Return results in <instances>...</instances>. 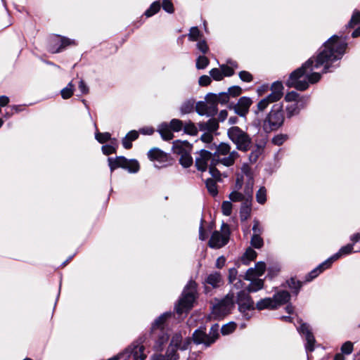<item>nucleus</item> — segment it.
Returning a JSON list of instances; mask_svg holds the SVG:
<instances>
[{"mask_svg":"<svg viewBox=\"0 0 360 360\" xmlns=\"http://www.w3.org/2000/svg\"><path fill=\"white\" fill-rule=\"evenodd\" d=\"M195 292L196 283L193 281H190L184 287L181 296L174 307V310L179 316L187 314L192 309L195 300Z\"/></svg>","mask_w":360,"mask_h":360,"instance_id":"6","label":"nucleus"},{"mask_svg":"<svg viewBox=\"0 0 360 360\" xmlns=\"http://www.w3.org/2000/svg\"><path fill=\"white\" fill-rule=\"evenodd\" d=\"M283 86L281 82H276L271 86V93L268 95L265 98L271 103L276 102L283 96Z\"/></svg>","mask_w":360,"mask_h":360,"instance_id":"17","label":"nucleus"},{"mask_svg":"<svg viewBox=\"0 0 360 360\" xmlns=\"http://www.w3.org/2000/svg\"><path fill=\"white\" fill-rule=\"evenodd\" d=\"M177 350V349L169 346L165 354L169 357V360H177L179 359Z\"/></svg>","mask_w":360,"mask_h":360,"instance_id":"59","label":"nucleus"},{"mask_svg":"<svg viewBox=\"0 0 360 360\" xmlns=\"http://www.w3.org/2000/svg\"><path fill=\"white\" fill-rule=\"evenodd\" d=\"M252 186L253 183H249L244 188L245 192V201L250 202L252 199Z\"/></svg>","mask_w":360,"mask_h":360,"instance_id":"56","label":"nucleus"},{"mask_svg":"<svg viewBox=\"0 0 360 360\" xmlns=\"http://www.w3.org/2000/svg\"><path fill=\"white\" fill-rule=\"evenodd\" d=\"M158 131L160 133L162 139L165 141H169L174 137L172 129L166 122H163L159 125Z\"/></svg>","mask_w":360,"mask_h":360,"instance_id":"26","label":"nucleus"},{"mask_svg":"<svg viewBox=\"0 0 360 360\" xmlns=\"http://www.w3.org/2000/svg\"><path fill=\"white\" fill-rule=\"evenodd\" d=\"M257 255V252L252 248H248L242 255L240 261L243 264L248 265L250 262L256 259Z\"/></svg>","mask_w":360,"mask_h":360,"instance_id":"28","label":"nucleus"},{"mask_svg":"<svg viewBox=\"0 0 360 360\" xmlns=\"http://www.w3.org/2000/svg\"><path fill=\"white\" fill-rule=\"evenodd\" d=\"M234 294L229 293L212 307L211 316L216 320L221 319L231 313L234 308Z\"/></svg>","mask_w":360,"mask_h":360,"instance_id":"8","label":"nucleus"},{"mask_svg":"<svg viewBox=\"0 0 360 360\" xmlns=\"http://www.w3.org/2000/svg\"><path fill=\"white\" fill-rule=\"evenodd\" d=\"M288 139L287 134H280L274 136L271 139V143L276 146H281Z\"/></svg>","mask_w":360,"mask_h":360,"instance_id":"51","label":"nucleus"},{"mask_svg":"<svg viewBox=\"0 0 360 360\" xmlns=\"http://www.w3.org/2000/svg\"><path fill=\"white\" fill-rule=\"evenodd\" d=\"M222 233L215 231L212 233L208 245L210 248L219 249L225 246L229 240V229L226 224L223 223L221 226Z\"/></svg>","mask_w":360,"mask_h":360,"instance_id":"10","label":"nucleus"},{"mask_svg":"<svg viewBox=\"0 0 360 360\" xmlns=\"http://www.w3.org/2000/svg\"><path fill=\"white\" fill-rule=\"evenodd\" d=\"M162 6L163 10L168 13H173L174 11V6L169 0H162Z\"/></svg>","mask_w":360,"mask_h":360,"instance_id":"64","label":"nucleus"},{"mask_svg":"<svg viewBox=\"0 0 360 360\" xmlns=\"http://www.w3.org/2000/svg\"><path fill=\"white\" fill-rule=\"evenodd\" d=\"M314 58L315 56H312L301 67L292 71L285 82V86L297 91H304L309 84L315 83Z\"/></svg>","mask_w":360,"mask_h":360,"instance_id":"4","label":"nucleus"},{"mask_svg":"<svg viewBox=\"0 0 360 360\" xmlns=\"http://www.w3.org/2000/svg\"><path fill=\"white\" fill-rule=\"evenodd\" d=\"M236 327V324L234 322H229L222 326L221 328V333L224 335H229L235 330Z\"/></svg>","mask_w":360,"mask_h":360,"instance_id":"50","label":"nucleus"},{"mask_svg":"<svg viewBox=\"0 0 360 360\" xmlns=\"http://www.w3.org/2000/svg\"><path fill=\"white\" fill-rule=\"evenodd\" d=\"M74 93V85L70 82L68 85L60 91L61 96L63 99L70 98Z\"/></svg>","mask_w":360,"mask_h":360,"instance_id":"40","label":"nucleus"},{"mask_svg":"<svg viewBox=\"0 0 360 360\" xmlns=\"http://www.w3.org/2000/svg\"><path fill=\"white\" fill-rule=\"evenodd\" d=\"M125 169H127L130 173H136L139 172L140 167L136 160H128V164L126 165Z\"/></svg>","mask_w":360,"mask_h":360,"instance_id":"46","label":"nucleus"},{"mask_svg":"<svg viewBox=\"0 0 360 360\" xmlns=\"http://www.w3.org/2000/svg\"><path fill=\"white\" fill-rule=\"evenodd\" d=\"M195 101L190 99L182 103L180 110L182 114H188L193 111Z\"/></svg>","mask_w":360,"mask_h":360,"instance_id":"37","label":"nucleus"},{"mask_svg":"<svg viewBox=\"0 0 360 360\" xmlns=\"http://www.w3.org/2000/svg\"><path fill=\"white\" fill-rule=\"evenodd\" d=\"M118 147L117 141L113 139L111 141V144L103 145L101 148L102 152L105 155H109L116 153L117 148Z\"/></svg>","mask_w":360,"mask_h":360,"instance_id":"34","label":"nucleus"},{"mask_svg":"<svg viewBox=\"0 0 360 360\" xmlns=\"http://www.w3.org/2000/svg\"><path fill=\"white\" fill-rule=\"evenodd\" d=\"M168 124L172 131L176 132L180 131L184 127L183 122L178 119H172Z\"/></svg>","mask_w":360,"mask_h":360,"instance_id":"47","label":"nucleus"},{"mask_svg":"<svg viewBox=\"0 0 360 360\" xmlns=\"http://www.w3.org/2000/svg\"><path fill=\"white\" fill-rule=\"evenodd\" d=\"M285 120L283 105L281 103L274 104L270 112L259 122L261 127L265 133H271L279 129L283 124Z\"/></svg>","mask_w":360,"mask_h":360,"instance_id":"5","label":"nucleus"},{"mask_svg":"<svg viewBox=\"0 0 360 360\" xmlns=\"http://www.w3.org/2000/svg\"><path fill=\"white\" fill-rule=\"evenodd\" d=\"M191 343V339L190 338L184 339L181 333H176L172 335L169 346L184 351L188 348Z\"/></svg>","mask_w":360,"mask_h":360,"instance_id":"14","label":"nucleus"},{"mask_svg":"<svg viewBox=\"0 0 360 360\" xmlns=\"http://www.w3.org/2000/svg\"><path fill=\"white\" fill-rule=\"evenodd\" d=\"M257 202L263 205L266 201V189L264 186H262L256 193Z\"/></svg>","mask_w":360,"mask_h":360,"instance_id":"42","label":"nucleus"},{"mask_svg":"<svg viewBox=\"0 0 360 360\" xmlns=\"http://www.w3.org/2000/svg\"><path fill=\"white\" fill-rule=\"evenodd\" d=\"M95 139L100 143H104L108 141H112L111 134L109 132L101 133L97 131L95 134Z\"/></svg>","mask_w":360,"mask_h":360,"instance_id":"49","label":"nucleus"},{"mask_svg":"<svg viewBox=\"0 0 360 360\" xmlns=\"http://www.w3.org/2000/svg\"><path fill=\"white\" fill-rule=\"evenodd\" d=\"M264 286V281L260 278H256L251 280V283L250 285L247 287L248 292H257L262 288H263Z\"/></svg>","mask_w":360,"mask_h":360,"instance_id":"31","label":"nucleus"},{"mask_svg":"<svg viewBox=\"0 0 360 360\" xmlns=\"http://www.w3.org/2000/svg\"><path fill=\"white\" fill-rule=\"evenodd\" d=\"M208 335L206 333L205 327H200L196 329L192 335L191 341L196 345H203L205 348H207L210 346H207V342L210 341Z\"/></svg>","mask_w":360,"mask_h":360,"instance_id":"16","label":"nucleus"},{"mask_svg":"<svg viewBox=\"0 0 360 360\" xmlns=\"http://www.w3.org/2000/svg\"><path fill=\"white\" fill-rule=\"evenodd\" d=\"M209 60L204 56H200L196 60V68L198 70L205 69L209 65Z\"/></svg>","mask_w":360,"mask_h":360,"instance_id":"52","label":"nucleus"},{"mask_svg":"<svg viewBox=\"0 0 360 360\" xmlns=\"http://www.w3.org/2000/svg\"><path fill=\"white\" fill-rule=\"evenodd\" d=\"M206 147L207 149H201L195 153V166L202 172L209 169L211 176L217 180H220L221 174L217 167L233 166L240 155L237 150H231V145L226 142L211 144Z\"/></svg>","mask_w":360,"mask_h":360,"instance_id":"2","label":"nucleus"},{"mask_svg":"<svg viewBox=\"0 0 360 360\" xmlns=\"http://www.w3.org/2000/svg\"><path fill=\"white\" fill-rule=\"evenodd\" d=\"M240 79L245 82H250L253 79L252 75L248 71L243 70L238 74Z\"/></svg>","mask_w":360,"mask_h":360,"instance_id":"63","label":"nucleus"},{"mask_svg":"<svg viewBox=\"0 0 360 360\" xmlns=\"http://www.w3.org/2000/svg\"><path fill=\"white\" fill-rule=\"evenodd\" d=\"M227 136L236 145L238 150L248 152L252 146V139L249 134L238 126L231 127L227 129Z\"/></svg>","mask_w":360,"mask_h":360,"instance_id":"7","label":"nucleus"},{"mask_svg":"<svg viewBox=\"0 0 360 360\" xmlns=\"http://www.w3.org/2000/svg\"><path fill=\"white\" fill-rule=\"evenodd\" d=\"M229 198H230L231 201H233V202H240V201L245 202V195L243 193L236 191L231 192L229 194Z\"/></svg>","mask_w":360,"mask_h":360,"instance_id":"55","label":"nucleus"},{"mask_svg":"<svg viewBox=\"0 0 360 360\" xmlns=\"http://www.w3.org/2000/svg\"><path fill=\"white\" fill-rule=\"evenodd\" d=\"M108 162L111 172L119 167L124 169L128 164V160L124 156H117L115 158L110 157Z\"/></svg>","mask_w":360,"mask_h":360,"instance_id":"21","label":"nucleus"},{"mask_svg":"<svg viewBox=\"0 0 360 360\" xmlns=\"http://www.w3.org/2000/svg\"><path fill=\"white\" fill-rule=\"evenodd\" d=\"M205 282L207 284L210 285L214 288H218L222 283L221 275L218 271L212 272L207 275L205 280Z\"/></svg>","mask_w":360,"mask_h":360,"instance_id":"22","label":"nucleus"},{"mask_svg":"<svg viewBox=\"0 0 360 360\" xmlns=\"http://www.w3.org/2000/svg\"><path fill=\"white\" fill-rule=\"evenodd\" d=\"M299 112L300 108L298 104L296 103L288 105L286 107V115L288 118H291L294 115H297Z\"/></svg>","mask_w":360,"mask_h":360,"instance_id":"44","label":"nucleus"},{"mask_svg":"<svg viewBox=\"0 0 360 360\" xmlns=\"http://www.w3.org/2000/svg\"><path fill=\"white\" fill-rule=\"evenodd\" d=\"M198 128L201 131L212 134L219 129V122L217 119L212 117L207 122H199Z\"/></svg>","mask_w":360,"mask_h":360,"instance_id":"19","label":"nucleus"},{"mask_svg":"<svg viewBox=\"0 0 360 360\" xmlns=\"http://www.w3.org/2000/svg\"><path fill=\"white\" fill-rule=\"evenodd\" d=\"M210 77L215 81H221L224 78L221 68H212L210 71Z\"/></svg>","mask_w":360,"mask_h":360,"instance_id":"54","label":"nucleus"},{"mask_svg":"<svg viewBox=\"0 0 360 360\" xmlns=\"http://www.w3.org/2000/svg\"><path fill=\"white\" fill-rule=\"evenodd\" d=\"M270 103L265 98L262 99L257 105V109L255 110V113L258 115L259 112H263L266 109Z\"/></svg>","mask_w":360,"mask_h":360,"instance_id":"53","label":"nucleus"},{"mask_svg":"<svg viewBox=\"0 0 360 360\" xmlns=\"http://www.w3.org/2000/svg\"><path fill=\"white\" fill-rule=\"evenodd\" d=\"M360 25V11L355 10L347 25L349 28H354L356 25Z\"/></svg>","mask_w":360,"mask_h":360,"instance_id":"48","label":"nucleus"},{"mask_svg":"<svg viewBox=\"0 0 360 360\" xmlns=\"http://www.w3.org/2000/svg\"><path fill=\"white\" fill-rule=\"evenodd\" d=\"M221 211L224 215L230 216L232 212V204L230 201H224L221 205Z\"/></svg>","mask_w":360,"mask_h":360,"instance_id":"58","label":"nucleus"},{"mask_svg":"<svg viewBox=\"0 0 360 360\" xmlns=\"http://www.w3.org/2000/svg\"><path fill=\"white\" fill-rule=\"evenodd\" d=\"M195 111L199 115H206L207 117V107L206 101H200L197 102L195 104Z\"/></svg>","mask_w":360,"mask_h":360,"instance_id":"43","label":"nucleus"},{"mask_svg":"<svg viewBox=\"0 0 360 360\" xmlns=\"http://www.w3.org/2000/svg\"><path fill=\"white\" fill-rule=\"evenodd\" d=\"M200 36V32L197 27H192L188 33V39L191 41H197Z\"/></svg>","mask_w":360,"mask_h":360,"instance_id":"57","label":"nucleus"},{"mask_svg":"<svg viewBox=\"0 0 360 360\" xmlns=\"http://www.w3.org/2000/svg\"><path fill=\"white\" fill-rule=\"evenodd\" d=\"M290 293L288 291L283 290H278L271 297L272 300L274 302L276 309H277L278 307L288 302V301L290 300Z\"/></svg>","mask_w":360,"mask_h":360,"instance_id":"20","label":"nucleus"},{"mask_svg":"<svg viewBox=\"0 0 360 360\" xmlns=\"http://www.w3.org/2000/svg\"><path fill=\"white\" fill-rule=\"evenodd\" d=\"M236 302L238 306V311L243 315V318L246 320L250 319L252 317L250 311L255 310V307L254 301L249 292L245 290H240L237 293Z\"/></svg>","mask_w":360,"mask_h":360,"instance_id":"9","label":"nucleus"},{"mask_svg":"<svg viewBox=\"0 0 360 360\" xmlns=\"http://www.w3.org/2000/svg\"><path fill=\"white\" fill-rule=\"evenodd\" d=\"M250 244L254 248L260 249L264 245V240L261 237V235H252Z\"/></svg>","mask_w":360,"mask_h":360,"instance_id":"45","label":"nucleus"},{"mask_svg":"<svg viewBox=\"0 0 360 360\" xmlns=\"http://www.w3.org/2000/svg\"><path fill=\"white\" fill-rule=\"evenodd\" d=\"M193 160L191 155V153H184V154L180 155L179 163L182 167L188 168L193 165Z\"/></svg>","mask_w":360,"mask_h":360,"instance_id":"36","label":"nucleus"},{"mask_svg":"<svg viewBox=\"0 0 360 360\" xmlns=\"http://www.w3.org/2000/svg\"><path fill=\"white\" fill-rule=\"evenodd\" d=\"M206 188L208 192L213 196H215L218 193L217 184L213 179H207L205 181Z\"/></svg>","mask_w":360,"mask_h":360,"instance_id":"41","label":"nucleus"},{"mask_svg":"<svg viewBox=\"0 0 360 360\" xmlns=\"http://www.w3.org/2000/svg\"><path fill=\"white\" fill-rule=\"evenodd\" d=\"M289 288L292 290V292L297 295L299 292L300 288L302 287V283L300 281L296 280L295 278H291L286 281Z\"/></svg>","mask_w":360,"mask_h":360,"instance_id":"35","label":"nucleus"},{"mask_svg":"<svg viewBox=\"0 0 360 360\" xmlns=\"http://www.w3.org/2000/svg\"><path fill=\"white\" fill-rule=\"evenodd\" d=\"M255 307V309H257L259 311H262L264 309H276L274 302L272 300L271 297H266L264 299H261L256 303V305Z\"/></svg>","mask_w":360,"mask_h":360,"instance_id":"25","label":"nucleus"},{"mask_svg":"<svg viewBox=\"0 0 360 360\" xmlns=\"http://www.w3.org/2000/svg\"><path fill=\"white\" fill-rule=\"evenodd\" d=\"M256 276H261L264 274L266 270V264L264 262H258L255 266Z\"/></svg>","mask_w":360,"mask_h":360,"instance_id":"60","label":"nucleus"},{"mask_svg":"<svg viewBox=\"0 0 360 360\" xmlns=\"http://www.w3.org/2000/svg\"><path fill=\"white\" fill-rule=\"evenodd\" d=\"M205 100L207 107V117H213L218 112V103L215 100L212 99L211 97L209 96V94L206 95Z\"/></svg>","mask_w":360,"mask_h":360,"instance_id":"27","label":"nucleus"},{"mask_svg":"<svg viewBox=\"0 0 360 360\" xmlns=\"http://www.w3.org/2000/svg\"><path fill=\"white\" fill-rule=\"evenodd\" d=\"M148 157L150 160L164 162L167 159V154L158 148H153L148 152Z\"/></svg>","mask_w":360,"mask_h":360,"instance_id":"24","label":"nucleus"},{"mask_svg":"<svg viewBox=\"0 0 360 360\" xmlns=\"http://www.w3.org/2000/svg\"><path fill=\"white\" fill-rule=\"evenodd\" d=\"M353 351V343L350 341L345 342L341 347V352L344 354H350Z\"/></svg>","mask_w":360,"mask_h":360,"instance_id":"62","label":"nucleus"},{"mask_svg":"<svg viewBox=\"0 0 360 360\" xmlns=\"http://www.w3.org/2000/svg\"><path fill=\"white\" fill-rule=\"evenodd\" d=\"M209 96L217 101V103L225 104L229 101V96L226 92H221L218 94L209 93Z\"/></svg>","mask_w":360,"mask_h":360,"instance_id":"32","label":"nucleus"},{"mask_svg":"<svg viewBox=\"0 0 360 360\" xmlns=\"http://www.w3.org/2000/svg\"><path fill=\"white\" fill-rule=\"evenodd\" d=\"M347 43L342 41L338 36L334 35L324 44L323 49L316 56V69L323 66L322 73L327 72L331 63L341 59L345 52Z\"/></svg>","mask_w":360,"mask_h":360,"instance_id":"3","label":"nucleus"},{"mask_svg":"<svg viewBox=\"0 0 360 360\" xmlns=\"http://www.w3.org/2000/svg\"><path fill=\"white\" fill-rule=\"evenodd\" d=\"M299 333L305 339V349L307 354V359L310 360L309 352H311L314 349V337L307 323H303L297 328Z\"/></svg>","mask_w":360,"mask_h":360,"instance_id":"12","label":"nucleus"},{"mask_svg":"<svg viewBox=\"0 0 360 360\" xmlns=\"http://www.w3.org/2000/svg\"><path fill=\"white\" fill-rule=\"evenodd\" d=\"M219 326L218 323H215L212 326L210 333L208 335L210 341L207 342V346H211L213 343L216 342V340L219 338Z\"/></svg>","mask_w":360,"mask_h":360,"instance_id":"30","label":"nucleus"},{"mask_svg":"<svg viewBox=\"0 0 360 360\" xmlns=\"http://www.w3.org/2000/svg\"><path fill=\"white\" fill-rule=\"evenodd\" d=\"M139 133L136 130L129 131L122 139V143L125 149H130L132 147V141H136L139 138Z\"/></svg>","mask_w":360,"mask_h":360,"instance_id":"23","label":"nucleus"},{"mask_svg":"<svg viewBox=\"0 0 360 360\" xmlns=\"http://www.w3.org/2000/svg\"><path fill=\"white\" fill-rule=\"evenodd\" d=\"M160 9V4L159 1H154L150 7L145 11L144 14L146 17H151L156 14Z\"/></svg>","mask_w":360,"mask_h":360,"instance_id":"38","label":"nucleus"},{"mask_svg":"<svg viewBox=\"0 0 360 360\" xmlns=\"http://www.w3.org/2000/svg\"><path fill=\"white\" fill-rule=\"evenodd\" d=\"M266 143L267 137L265 136H261L255 140V146L249 154V160L251 163H255L263 154Z\"/></svg>","mask_w":360,"mask_h":360,"instance_id":"13","label":"nucleus"},{"mask_svg":"<svg viewBox=\"0 0 360 360\" xmlns=\"http://www.w3.org/2000/svg\"><path fill=\"white\" fill-rule=\"evenodd\" d=\"M192 144L187 141H176L173 143L172 150L174 153L181 155L184 153H191L192 150Z\"/></svg>","mask_w":360,"mask_h":360,"instance_id":"18","label":"nucleus"},{"mask_svg":"<svg viewBox=\"0 0 360 360\" xmlns=\"http://www.w3.org/2000/svg\"><path fill=\"white\" fill-rule=\"evenodd\" d=\"M75 44L73 39L56 35L51 39L48 50L51 53H57L62 52L68 46Z\"/></svg>","mask_w":360,"mask_h":360,"instance_id":"11","label":"nucleus"},{"mask_svg":"<svg viewBox=\"0 0 360 360\" xmlns=\"http://www.w3.org/2000/svg\"><path fill=\"white\" fill-rule=\"evenodd\" d=\"M251 214V202L245 201L240 209V218L242 221H246Z\"/></svg>","mask_w":360,"mask_h":360,"instance_id":"29","label":"nucleus"},{"mask_svg":"<svg viewBox=\"0 0 360 360\" xmlns=\"http://www.w3.org/2000/svg\"><path fill=\"white\" fill-rule=\"evenodd\" d=\"M229 97H236L240 95L242 93V89L239 86H233L229 88L228 92H226Z\"/></svg>","mask_w":360,"mask_h":360,"instance_id":"61","label":"nucleus"},{"mask_svg":"<svg viewBox=\"0 0 360 360\" xmlns=\"http://www.w3.org/2000/svg\"><path fill=\"white\" fill-rule=\"evenodd\" d=\"M184 133L191 135L195 136L198 134V129L191 121L186 123L183 127Z\"/></svg>","mask_w":360,"mask_h":360,"instance_id":"39","label":"nucleus"},{"mask_svg":"<svg viewBox=\"0 0 360 360\" xmlns=\"http://www.w3.org/2000/svg\"><path fill=\"white\" fill-rule=\"evenodd\" d=\"M174 316V314L172 311H167L159 316L152 323L148 340L146 335L140 336L124 350L108 360H127L131 356H133L134 360H145L147 356L144 353V343L148 345L153 343L155 351H162L169 337L165 327L167 321Z\"/></svg>","mask_w":360,"mask_h":360,"instance_id":"1","label":"nucleus"},{"mask_svg":"<svg viewBox=\"0 0 360 360\" xmlns=\"http://www.w3.org/2000/svg\"><path fill=\"white\" fill-rule=\"evenodd\" d=\"M251 104L252 100L249 97H241L239 98L238 103L233 106L235 113L240 117H245L248 112Z\"/></svg>","mask_w":360,"mask_h":360,"instance_id":"15","label":"nucleus"},{"mask_svg":"<svg viewBox=\"0 0 360 360\" xmlns=\"http://www.w3.org/2000/svg\"><path fill=\"white\" fill-rule=\"evenodd\" d=\"M339 258V255L335 254L329 259H328L326 261L321 264L319 266L316 267V274L319 273L323 272L324 270L328 269L330 267L333 262H334L335 260H337Z\"/></svg>","mask_w":360,"mask_h":360,"instance_id":"33","label":"nucleus"}]
</instances>
